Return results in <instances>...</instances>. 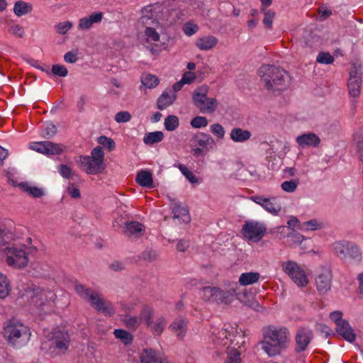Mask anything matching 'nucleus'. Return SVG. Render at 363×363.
Returning a JSON list of instances; mask_svg holds the SVG:
<instances>
[{"label":"nucleus","instance_id":"obj_59","mask_svg":"<svg viewBox=\"0 0 363 363\" xmlns=\"http://www.w3.org/2000/svg\"><path fill=\"white\" fill-rule=\"evenodd\" d=\"M57 169L60 175L64 178L69 179L72 178V177L74 175L71 167L67 164H60L57 167Z\"/></svg>","mask_w":363,"mask_h":363},{"label":"nucleus","instance_id":"obj_43","mask_svg":"<svg viewBox=\"0 0 363 363\" xmlns=\"http://www.w3.org/2000/svg\"><path fill=\"white\" fill-rule=\"evenodd\" d=\"M123 321L128 328L132 329H136L141 323V319L139 317L128 314L124 315Z\"/></svg>","mask_w":363,"mask_h":363},{"label":"nucleus","instance_id":"obj_57","mask_svg":"<svg viewBox=\"0 0 363 363\" xmlns=\"http://www.w3.org/2000/svg\"><path fill=\"white\" fill-rule=\"evenodd\" d=\"M322 227V224L318 223V221L315 219H311L308 221L304 222L302 224L301 228H305L306 230H315L317 229H320Z\"/></svg>","mask_w":363,"mask_h":363},{"label":"nucleus","instance_id":"obj_14","mask_svg":"<svg viewBox=\"0 0 363 363\" xmlns=\"http://www.w3.org/2000/svg\"><path fill=\"white\" fill-rule=\"evenodd\" d=\"M86 301L95 310L106 315L111 316L114 314V310L111 305L109 303L106 305V301L100 297V295L96 291H93Z\"/></svg>","mask_w":363,"mask_h":363},{"label":"nucleus","instance_id":"obj_38","mask_svg":"<svg viewBox=\"0 0 363 363\" xmlns=\"http://www.w3.org/2000/svg\"><path fill=\"white\" fill-rule=\"evenodd\" d=\"M113 334L116 338L120 340L125 345H130L133 342V335L125 330L116 329Z\"/></svg>","mask_w":363,"mask_h":363},{"label":"nucleus","instance_id":"obj_62","mask_svg":"<svg viewBox=\"0 0 363 363\" xmlns=\"http://www.w3.org/2000/svg\"><path fill=\"white\" fill-rule=\"evenodd\" d=\"M315 330L321 334H324L325 337H328L330 335H334L333 331L328 325L323 323H317L315 325Z\"/></svg>","mask_w":363,"mask_h":363},{"label":"nucleus","instance_id":"obj_60","mask_svg":"<svg viewBox=\"0 0 363 363\" xmlns=\"http://www.w3.org/2000/svg\"><path fill=\"white\" fill-rule=\"evenodd\" d=\"M51 72L54 75L58 77H66L68 73L67 68L64 65L58 64L52 65Z\"/></svg>","mask_w":363,"mask_h":363},{"label":"nucleus","instance_id":"obj_58","mask_svg":"<svg viewBox=\"0 0 363 363\" xmlns=\"http://www.w3.org/2000/svg\"><path fill=\"white\" fill-rule=\"evenodd\" d=\"M198 30L199 26L191 21L186 22L183 26L184 33L188 36L194 35Z\"/></svg>","mask_w":363,"mask_h":363},{"label":"nucleus","instance_id":"obj_12","mask_svg":"<svg viewBox=\"0 0 363 363\" xmlns=\"http://www.w3.org/2000/svg\"><path fill=\"white\" fill-rule=\"evenodd\" d=\"M251 200L260 205L269 213L277 216L281 209V204L278 202L276 197L265 198L263 196H253Z\"/></svg>","mask_w":363,"mask_h":363},{"label":"nucleus","instance_id":"obj_39","mask_svg":"<svg viewBox=\"0 0 363 363\" xmlns=\"http://www.w3.org/2000/svg\"><path fill=\"white\" fill-rule=\"evenodd\" d=\"M142 84L147 89L155 88L160 82L159 78L151 74H143L141 77Z\"/></svg>","mask_w":363,"mask_h":363},{"label":"nucleus","instance_id":"obj_54","mask_svg":"<svg viewBox=\"0 0 363 363\" xmlns=\"http://www.w3.org/2000/svg\"><path fill=\"white\" fill-rule=\"evenodd\" d=\"M190 124L194 128H200L207 126L208 120L204 116H196L191 121Z\"/></svg>","mask_w":363,"mask_h":363},{"label":"nucleus","instance_id":"obj_26","mask_svg":"<svg viewBox=\"0 0 363 363\" xmlns=\"http://www.w3.org/2000/svg\"><path fill=\"white\" fill-rule=\"evenodd\" d=\"M102 13H94L88 17L82 18L79 20L78 28L82 30L89 29L94 23H99L102 19Z\"/></svg>","mask_w":363,"mask_h":363},{"label":"nucleus","instance_id":"obj_33","mask_svg":"<svg viewBox=\"0 0 363 363\" xmlns=\"http://www.w3.org/2000/svg\"><path fill=\"white\" fill-rule=\"evenodd\" d=\"M251 137V133L247 130H242L240 128H235L231 130L230 138L236 143H243Z\"/></svg>","mask_w":363,"mask_h":363},{"label":"nucleus","instance_id":"obj_9","mask_svg":"<svg viewBox=\"0 0 363 363\" xmlns=\"http://www.w3.org/2000/svg\"><path fill=\"white\" fill-rule=\"evenodd\" d=\"M29 147L33 150L46 155H60L63 152L62 145L48 140L30 143Z\"/></svg>","mask_w":363,"mask_h":363},{"label":"nucleus","instance_id":"obj_5","mask_svg":"<svg viewBox=\"0 0 363 363\" xmlns=\"http://www.w3.org/2000/svg\"><path fill=\"white\" fill-rule=\"evenodd\" d=\"M4 252L8 265L14 268H23L27 266L28 258L25 250L12 247H6Z\"/></svg>","mask_w":363,"mask_h":363},{"label":"nucleus","instance_id":"obj_48","mask_svg":"<svg viewBox=\"0 0 363 363\" xmlns=\"http://www.w3.org/2000/svg\"><path fill=\"white\" fill-rule=\"evenodd\" d=\"M347 257L359 260L361 258V253L358 247L353 242H349L348 248L347 249Z\"/></svg>","mask_w":363,"mask_h":363},{"label":"nucleus","instance_id":"obj_4","mask_svg":"<svg viewBox=\"0 0 363 363\" xmlns=\"http://www.w3.org/2000/svg\"><path fill=\"white\" fill-rule=\"evenodd\" d=\"M199 294L203 301L226 304L231 301V298L235 294V289L224 291L218 287L205 286L201 289Z\"/></svg>","mask_w":363,"mask_h":363},{"label":"nucleus","instance_id":"obj_27","mask_svg":"<svg viewBox=\"0 0 363 363\" xmlns=\"http://www.w3.org/2000/svg\"><path fill=\"white\" fill-rule=\"evenodd\" d=\"M11 182L13 186H19L23 191L26 192L33 198H40L44 195V191L42 189L36 186H31L27 182L17 184L13 180H11Z\"/></svg>","mask_w":363,"mask_h":363},{"label":"nucleus","instance_id":"obj_51","mask_svg":"<svg viewBox=\"0 0 363 363\" xmlns=\"http://www.w3.org/2000/svg\"><path fill=\"white\" fill-rule=\"evenodd\" d=\"M145 35L147 38V42L157 43L160 40V35L155 28L150 26H146Z\"/></svg>","mask_w":363,"mask_h":363},{"label":"nucleus","instance_id":"obj_17","mask_svg":"<svg viewBox=\"0 0 363 363\" xmlns=\"http://www.w3.org/2000/svg\"><path fill=\"white\" fill-rule=\"evenodd\" d=\"M362 67L354 65L349 72L348 91H360L362 84Z\"/></svg>","mask_w":363,"mask_h":363},{"label":"nucleus","instance_id":"obj_50","mask_svg":"<svg viewBox=\"0 0 363 363\" xmlns=\"http://www.w3.org/2000/svg\"><path fill=\"white\" fill-rule=\"evenodd\" d=\"M298 184H299L298 179H291L289 181L284 182L281 184V187L282 190H284V191L289 192V193H292L296 190Z\"/></svg>","mask_w":363,"mask_h":363},{"label":"nucleus","instance_id":"obj_24","mask_svg":"<svg viewBox=\"0 0 363 363\" xmlns=\"http://www.w3.org/2000/svg\"><path fill=\"white\" fill-rule=\"evenodd\" d=\"M141 363H164V359L159 352L152 349H144L140 356Z\"/></svg>","mask_w":363,"mask_h":363},{"label":"nucleus","instance_id":"obj_53","mask_svg":"<svg viewBox=\"0 0 363 363\" xmlns=\"http://www.w3.org/2000/svg\"><path fill=\"white\" fill-rule=\"evenodd\" d=\"M240 352L236 349H231L228 352V357L225 363H240Z\"/></svg>","mask_w":363,"mask_h":363},{"label":"nucleus","instance_id":"obj_10","mask_svg":"<svg viewBox=\"0 0 363 363\" xmlns=\"http://www.w3.org/2000/svg\"><path fill=\"white\" fill-rule=\"evenodd\" d=\"M313 339V333L311 329L306 328H299L295 335L296 345L294 351L296 353L306 351Z\"/></svg>","mask_w":363,"mask_h":363},{"label":"nucleus","instance_id":"obj_47","mask_svg":"<svg viewBox=\"0 0 363 363\" xmlns=\"http://www.w3.org/2000/svg\"><path fill=\"white\" fill-rule=\"evenodd\" d=\"M97 142L105 148H107L108 151H112L116 147V143L114 140L108 138L105 135H101L97 138Z\"/></svg>","mask_w":363,"mask_h":363},{"label":"nucleus","instance_id":"obj_3","mask_svg":"<svg viewBox=\"0 0 363 363\" xmlns=\"http://www.w3.org/2000/svg\"><path fill=\"white\" fill-rule=\"evenodd\" d=\"M4 336L9 344L16 347L24 345L30 339L29 328L16 320H9L4 328Z\"/></svg>","mask_w":363,"mask_h":363},{"label":"nucleus","instance_id":"obj_23","mask_svg":"<svg viewBox=\"0 0 363 363\" xmlns=\"http://www.w3.org/2000/svg\"><path fill=\"white\" fill-rule=\"evenodd\" d=\"M296 142L302 147H316L320 143L319 137L313 133L302 134L296 138Z\"/></svg>","mask_w":363,"mask_h":363},{"label":"nucleus","instance_id":"obj_40","mask_svg":"<svg viewBox=\"0 0 363 363\" xmlns=\"http://www.w3.org/2000/svg\"><path fill=\"white\" fill-rule=\"evenodd\" d=\"M165 325V319L164 317H159L155 322H152L151 326L149 328L155 335H160L163 332Z\"/></svg>","mask_w":363,"mask_h":363},{"label":"nucleus","instance_id":"obj_32","mask_svg":"<svg viewBox=\"0 0 363 363\" xmlns=\"http://www.w3.org/2000/svg\"><path fill=\"white\" fill-rule=\"evenodd\" d=\"M349 241L340 240L335 242L332 245V249L334 254L340 259L347 257V249L348 248Z\"/></svg>","mask_w":363,"mask_h":363},{"label":"nucleus","instance_id":"obj_25","mask_svg":"<svg viewBox=\"0 0 363 363\" xmlns=\"http://www.w3.org/2000/svg\"><path fill=\"white\" fill-rule=\"evenodd\" d=\"M176 92H162L157 101V108L159 110H164L168 106L173 104L177 99Z\"/></svg>","mask_w":363,"mask_h":363},{"label":"nucleus","instance_id":"obj_64","mask_svg":"<svg viewBox=\"0 0 363 363\" xmlns=\"http://www.w3.org/2000/svg\"><path fill=\"white\" fill-rule=\"evenodd\" d=\"M131 118V116L128 111H120L115 116V120L118 123H126Z\"/></svg>","mask_w":363,"mask_h":363},{"label":"nucleus","instance_id":"obj_1","mask_svg":"<svg viewBox=\"0 0 363 363\" xmlns=\"http://www.w3.org/2000/svg\"><path fill=\"white\" fill-rule=\"evenodd\" d=\"M290 334L287 328H276L269 326L263 333V340L260 342L264 351L269 356L279 355L283 349L288 347Z\"/></svg>","mask_w":363,"mask_h":363},{"label":"nucleus","instance_id":"obj_29","mask_svg":"<svg viewBox=\"0 0 363 363\" xmlns=\"http://www.w3.org/2000/svg\"><path fill=\"white\" fill-rule=\"evenodd\" d=\"M187 328V321L183 318L176 319L169 325V329L176 333L178 337L182 338L186 333Z\"/></svg>","mask_w":363,"mask_h":363},{"label":"nucleus","instance_id":"obj_36","mask_svg":"<svg viewBox=\"0 0 363 363\" xmlns=\"http://www.w3.org/2000/svg\"><path fill=\"white\" fill-rule=\"evenodd\" d=\"M154 310L152 307L145 305L140 311L139 318L147 326H151L153 321Z\"/></svg>","mask_w":363,"mask_h":363},{"label":"nucleus","instance_id":"obj_63","mask_svg":"<svg viewBox=\"0 0 363 363\" xmlns=\"http://www.w3.org/2000/svg\"><path fill=\"white\" fill-rule=\"evenodd\" d=\"M72 26V23L69 21H65L62 23H58L55 28L57 32L60 34L64 35L65 34Z\"/></svg>","mask_w":363,"mask_h":363},{"label":"nucleus","instance_id":"obj_22","mask_svg":"<svg viewBox=\"0 0 363 363\" xmlns=\"http://www.w3.org/2000/svg\"><path fill=\"white\" fill-rule=\"evenodd\" d=\"M33 294L32 301L38 306H44L48 301H53L55 297V294L50 290L37 289L33 291Z\"/></svg>","mask_w":363,"mask_h":363},{"label":"nucleus","instance_id":"obj_20","mask_svg":"<svg viewBox=\"0 0 363 363\" xmlns=\"http://www.w3.org/2000/svg\"><path fill=\"white\" fill-rule=\"evenodd\" d=\"M52 339L55 347L60 351L65 352L69 348L70 337L67 331H55L52 335Z\"/></svg>","mask_w":363,"mask_h":363},{"label":"nucleus","instance_id":"obj_18","mask_svg":"<svg viewBox=\"0 0 363 363\" xmlns=\"http://www.w3.org/2000/svg\"><path fill=\"white\" fill-rule=\"evenodd\" d=\"M191 147H201L208 150V146L212 147L215 144L213 138L208 134L204 133H198L190 139Z\"/></svg>","mask_w":363,"mask_h":363},{"label":"nucleus","instance_id":"obj_15","mask_svg":"<svg viewBox=\"0 0 363 363\" xmlns=\"http://www.w3.org/2000/svg\"><path fill=\"white\" fill-rule=\"evenodd\" d=\"M86 301L95 310L106 315L111 316L114 314V310L111 305L109 303L106 305V301L100 297V295L96 291H93Z\"/></svg>","mask_w":363,"mask_h":363},{"label":"nucleus","instance_id":"obj_61","mask_svg":"<svg viewBox=\"0 0 363 363\" xmlns=\"http://www.w3.org/2000/svg\"><path fill=\"white\" fill-rule=\"evenodd\" d=\"M89 157L95 159V160H98L99 162H104V152L103 151V148L101 146L95 147L91 150V155Z\"/></svg>","mask_w":363,"mask_h":363},{"label":"nucleus","instance_id":"obj_42","mask_svg":"<svg viewBox=\"0 0 363 363\" xmlns=\"http://www.w3.org/2000/svg\"><path fill=\"white\" fill-rule=\"evenodd\" d=\"M303 239L304 238L301 234L293 230L288 234L287 243L289 246L298 245L303 242Z\"/></svg>","mask_w":363,"mask_h":363},{"label":"nucleus","instance_id":"obj_34","mask_svg":"<svg viewBox=\"0 0 363 363\" xmlns=\"http://www.w3.org/2000/svg\"><path fill=\"white\" fill-rule=\"evenodd\" d=\"M32 10V4L23 1H16L13 6V13L19 17L30 13Z\"/></svg>","mask_w":363,"mask_h":363},{"label":"nucleus","instance_id":"obj_37","mask_svg":"<svg viewBox=\"0 0 363 363\" xmlns=\"http://www.w3.org/2000/svg\"><path fill=\"white\" fill-rule=\"evenodd\" d=\"M164 138V134L162 131H155L145 135L143 142L145 145H152L161 142Z\"/></svg>","mask_w":363,"mask_h":363},{"label":"nucleus","instance_id":"obj_28","mask_svg":"<svg viewBox=\"0 0 363 363\" xmlns=\"http://www.w3.org/2000/svg\"><path fill=\"white\" fill-rule=\"evenodd\" d=\"M169 201L172 203V213H174V218H179L180 216H186L189 220V210L186 207L182 206L180 201H176L171 196H167Z\"/></svg>","mask_w":363,"mask_h":363},{"label":"nucleus","instance_id":"obj_19","mask_svg":"<svg viewBox=\"0 0 363 363\" xmlns=\"http://www.w3.org/2000/svg\"><path fill=\"white\" fill-rule=\"evenodd\" d=\"M335 332L346 341L352 343L355 341L357 335L354 329L350 325L348 320L342 321L340 324L336 326Z\"/></svg>","mask_w":363,"mask_h":363},{"label":"nucleus","instance_id":"obj_56","mask_svg":"<svg viewBox=\"0 0 363 363\" xmlns=\"http://www.w3.org/2000/svg\"><path fill=\"white\" fill-rule=\"evenodd\" d=\"M211 133L218 139L223 138L225 131L223 127L219 123H215L210 127Z\"/></svg>","mask_w":363,"mask_h":363},{"label":"nucleus","instance_id":"obj_49","mask_svg":"<svg viewBox=\"0 0 363 363\" xmlns=\"http://www.w3.org/2000/svg\"><path fill=\"white\" fill-rule=\"evenodd\" d=\"M77 294L83 299L87 300L90 294L93 292L91 289L87 288L84 284H76L74 286Z\"/></svg>","mask_w":363,"mask_h":363},{"label":"nucleus","instance_id":"obj_11","mask_svg":"<svg viewBox=\"0 0 363 363\" xmlns=\"http://www.w3.org/2000/svg\"><path fill=\"white\" fill-rule=\"evenodd\" d=\"M79 162L81 168L89 174H98L102 173L106 168L104 162L95 160L86 155L79 157Z\"/></svg>","mask_w":363,"mask_h":363},{"label":"nucleus","instance_id":"obj_13","mask_svg":"<svg viewBox=\"0 0 363 363\" xmlns=\"http://www.w3.org/2000/svg\"><path fill=\"white\" fill-rule=\"evenodd\" d=\"M86 301L95 310L106 315L111 316L114 314V310L111 305L109 303L106 305V301L100 297V295L96 291H93Z\"/></svg>","mask_w":363,"mask_h":363},{"label":"nucleus","instance_id":"obj_31","mask_svg":"<svg viewBox=\"0 0 363 363\" xmlns=\"http://www.w3.org/2000/svg\"><path fill=\"white\" fill-rule=\"evenodd\" d=\"M136 182L141 186L152 188V175L147 170H140L136 176Z\"/></svg>","mask_w":363,"mask_h":363},{"label":"nucleus","instance_id":"obj_21","mask_svg":"<svg viewBox=\"0 0 363 363\" xmlns=\"http://www.w3.org/2000/svg\"><path fill=\"white\" fill-rule=\"evenodd\" d=\"M145 225L138 221L125 222V226L123 228V233L128 236H133L139 238L145 233Z\"/></svg>","mask_w":363,"mask_h":363},{"label":"nucleus","instance_id":"obj_2","mask_svg":"<svg viewBox=\"0 0 363 363\" xmlns=\"http://www.w3.org/2000/svg\"><path fill=\"white\" fill-rule=\"evenodd\" d=\"M258 74L267 90L284 91L291 82L289 73L281 67L273 65H263Z\"/></svg>","mask_w":363,"mask_h":363},{"label":"nucleus","instance_id":"obj_41","mask_svg":"<svg viewBox=\"0 0 363 363\" xmlns=\"http://www.w3.org/2000/svg\"><path fill=\"white\" fill-rule=\"evenodd\" d=\"M164 125L167 130L174 131L179 125V118L174 115H169L165 118Z\"/></svg>","mask_w":363,"mask_h":363},{"label":"nucleus","instance_id":"obj_6","mask_svg":"<svg viewBox=\"0 0 363 363\" xmlns=\"http://www.w3.org/2000/svg\"><path fill=\"white\" fill-rule=\"evenodd\" d=\"M264 224L255 221L247 220L243 225L241 232L244 237L254 242L260 241L266 233Z\"/></svg>","mask_w":363,"mask_h":363},{"label":"nucleus","instance_id":"obj_7","mask_svg":"<svg viewBox=\"0 0 363 363\" xmlns=\"http://www.w3.org/2000/svg\"><path fill=\"white\" fill-rule=\"evenodd\" d=\"M282 268L298 286H304L308 284L304 270L296 262L291 260L285 262L282 264Z\"/></svg>","mask_w":363,"mask_h":363},{"label":"nucleus","instance_id":"obj_16","mask_svg":"<svg viewBox=\"0 0 363 363\" xmlns=\"http://www.w3.org/2000/svg\"><path fill=\"white\" fill-rule=\"evenodd\" d=\"M332 278L331 270L328 268H323L315 278V284L319 293L324 294L330 289Z\"/></svg>","mask_w":363,"mask_h":363},{"label":"nucleus","instance_id":"obj_52","mask_svg":"<svg viewBox=\"0 0 363 363\" xmlns=\"http://www.w3.org/2000/svg\"><path fill=\"white\" fill-rule=\"evenodd\" d=\"M57 127L52 123H48L42 131V137L45 138H51L55 135Z\"/></svg>","mask_w":363,"mask_h":363},{"label":"nucleus","instance_id":"obj_30","mask_svg":"<svg viewBox=\"0 0 363 363\" xmlns=\"http://www.w3.org/2000/svg\"><path fill=\"white\" fill-rule=\"evenodd\" d=\"M218 43V40L212 35H207L199 38L196 42V45L200 50H208L214 48Z\"/></svg>","mask_w":363,"mask_h":363},{"label":"nucleus","instance_id":"obj_46","mask_svg":"<svg viewBox=\"0 0 363 363\" xmlns=\"http://www.w3.org/2000/svg\"><path fill=\"white\" fill-rule=\"evenodd\" d=\"M177 167L181 171L182 174L191 183L195 184L198 182V178L190 171L184 164H178Z\"/></svg>","mask_w":363,"mask_h":363},{"label":"nucleus","instance_id":"obj_35","mask_svg":"<svg viewBox=\"0 0 363 363\" xmlns=\"http://www.w3.org/2000/svg\"><path fill=\"white\" fill-rule=\"evenodd\" d=\"M260 274L258 272H245L239 277V282L242 286L253 284L258 281Z\"/></svg>","mask_w":363,"mask_h":363},{"label":"nucleus","instance_id":"obj_55","mask_svg":"<svg viewBox=\"0 0 363 363\" xmlns=\"http://www.w3.org/2000/svg\"><path fill=\"white\" fill-rule=\"evenodd\" d=\"M334 61V57L329 53L320 52L317 56V62L321 64L330 65Z\"/></svg>","mask_w":363,"mask_h":363},{"label":"nucleus","instance_id":"obj_45","mask_svg":"<svg viewBox=\"0 0 363 363\" xmlns=\"http://www.w3.org/2000/svg\"><path fill=\"white\" fill-rule=\"evenodd\" d=\"M264 13L263 24L265 28L271 29L272 27L273 19L275 16V12L271 9H262V11Z\"/></svg>","mask_w":363,"mask_h":363},{"label":"nucleus","instance_id":"obj_8","mask_svg":"<svg viewBox=\"0 0 363 363\" xmlns=\"http://www.w3.org/2000/svg\"><path fill=\"white\" fill-rule=\"evenodd\" d=\"M207 92H195L193 95V101L195 106L203 113H212L217 106L218 102L215 98L207 96Z\"/></svg>","mask_w":363,"mask_h":363},{"label":"nucleus","instance_id":"obj_44","mask_svg":"<svg viewBox=\"0 0 363 363\" xmlns=\"http://www.w3.org/2000/svg\"><path fill=\"white\" fill-rule=\"evenodd\" d=\"M9 282L6 275L0 273V298H4L9 295Z\"/></svg>","mask_w":363,"mask_h":363}]
</instances>
